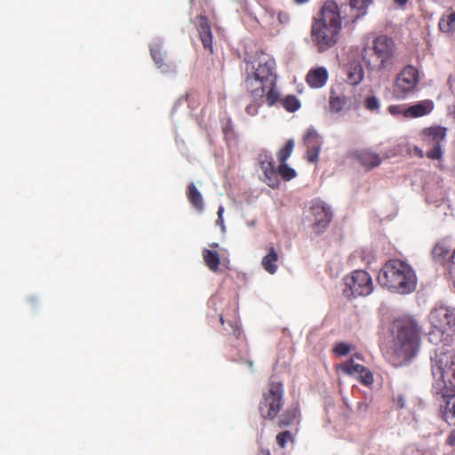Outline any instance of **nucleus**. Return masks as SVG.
<instances>
[{"label": "nucleus", "mask_w": 455, "mask_h": 455, "mask_svg": "<svg viewBox=\"0 0 455 455\" xmlns=\"http://www.w3.org/2000/svg\"><path fill=\"white\" fill-rule=\"evenodd\" d=\"M433 388L442 395L444 405L441 407L443 419L455 425V351L441 347L432 358Z\"/></svg>", "instance_id": "1"}, {"label": "nucleus", "mask_w": 455, "mask_h": 455, "mask_svg": "<svg viewBox=\"0 0 455 455\" xmlns=\"http://www.w3.org/2000/svg\"><path fill=\"white\" fill-rule=\"evenodd\" d=\"M246 90H251L256 97H260L267 92V105L274 106L280 100L276 89L275 60L268 53L259 51L246 61Z\"/></svg>", "instance_id": "2"}, {"label": "nucleus", "mask_w": 455, "mask_h": 455, "mask_svg": "<svg viewBox=\"0 0 455 455\" xmlns=\"http://www.w3.org/2000/svg\"><path fill=\"white\" fill-rule=\"evenodd\" d=\"M341 9L333 0L323 3L319 12L313 18L311 37L320 52L334 46L342 28Z\"/></svg>", "instance_id": "3"}, {"label": "nucleus", "mask_w": 455, "mask_h": 455, "mask_svg": "<svg viewBox=\"0 0 455 455\" xmlns=\"http://www.w3.org/2000/svg\"><path fill=\"white\" fill-rule=\"evenodd\" d=\"M393 355L398 364L408 363L419 348L420 328L411 317L395 319L392 324Z\"/></svg>", "instance_id": "4"}, {"label": "nucleus", "mask_w": 455, "mask_h": 455, "mask_svg": "<svg viewBox=\"0 0 455 455\" xmlns=\"http://www.w3.org/2000/svg\"><path fill=\"white\" fill-rule=\"evenodd\" d=\"M378 281L383 287L400 294L412 292L417 286V276L412 267L406 262L393 259L381 267Z\"/></svg>", "instance_id": "5"}, {"label": "nucleus", "mask_w": 455, "mask_h": 455, "mask_svg": "<svg viewBox=\"0 0 455 455\" xmlns=\"http://www.w3.org/2000/svg\"><path fill=\"white\" fill-rule=\"evenodd\" d=\"M395 53L394 40L386 35H380L376 36L371 44L363 46L361 55L369 69L382 71L393 64Z\"/></svg>", "instance_id": "6"}, {"label": "nucleus", "mask_w": 455, "mask_h": 455, "mask_svg": "<svg viewBox=\"0 0 455 455\" xmlns=\"http://www.w3.org/2000/svg\"><path fill=\"white\" fill-rule=\"evenodd\" d=\"M283 385L279 381H270L259 403V412L262 419L272 420L276 418L283 406Z\"/></svg>", "instance_id": "7"}, {"label": "nucleus", "mask_w": 455, "mask_h": 455, "mask_svg": "<svg viewBox=\"0 0 455 455\" xmlns=\"http://www.w3.org/2000/svg\"><path fill=\"white\" fill-rule=\"evenodd\" d=\"M344 283L343 294L347 299L367 296L373 290L371 277L363 270H355L350 275H346Z\"/></svg>", "instance_id": "8"}, {"label": "nucleus", "mask_w": 455, "mask_h": 455, "mask_svg": "<svg viewBox=\"0 0 455 455\" xmlns=\"http://www.w3.org/2000/svg\"><path fill=\"white\" fill-rule=\"evenodd\" d=\"M419 82V74L416 68L408 65L397 75L394 85L396 98L403 99L411 93Z\"/></svg>", "instance_id": "9"}, {"label": "nucleus", "mask_w": 455, "mask_h": 455, "mask_svg": "<svg viewBox=\"0 0 455 455\" xmlns=\"http://www.w3.org/2000/svg\"><path fill=\"white\" fill-rule=\"evenodd\" d=\"M446 137V129L443 127H429L420 132V139L423 144L430 150L427 151L426 156L432 160L442 158V142Z\"/></svg>", "instance_id": "10"}, {"label": "nucleus", "mask_w": 455, "mask_h": 455, "mask_svg": "<svg viewBox=\"0 0 455 455\" xmlns=\"http://www.w3.org/2000/svg\"><path fill=\"white\" fill-rule=\"evenodd\" d=\"M431 324L443 332L451 330L455 332V308L440 306L434 308L429 315Z\"/></svg>", "instance_id": "11"}, {"label": "nucleus", "mask_w": 455, "mask_h": 455, "mask_svg": "<svg viewBox=\"0 0 455 455\" xmlns=\"http://www.w3.org/2000/svg\"><path fill=\"white\" fill-rule=\"evenodd\" d=\"M373 0H348V3L342 4L341 17L347 23H355L366 15L367 10Z\"/></svg>", "instance_id": "12"}, {"label": "nucleus", "mask_w": 455, "mask_h": 455, "mask_svg": "<svg viewBox=\"0 0 455 455\" xmlns=\"http://www.w3.org/2000/svg\"><path fill=\"white\" fill-rule=\"evenodd\" d=\"M314 217L313 230L315 234H321L329 226L332 219V212L323 202H314L310 207Z\"/></svg>", "instance_id": "13"}, {"label": "nucleus", "mask_w": 455, "mask_h": 455, "mask_svg": "<svg viewBox=\"0 0 455 455\" xmlns=\"http://www.w3.org/2000/svg\"><path fill=\"white\" fill-rule=\"evenodd\" d=\"M261 167L266 177L269 180L268 185L272 188H275L279 184L276 177L277 174H279L283 180L286 181H289L296 177L295 170L288 166L286 163L280 164L277 171L275 169L274 163L271 159L267 163L266 165H264V163H262Z\"/></svg>", "instance_id": "14"}, {"label": "nucleus", "mask_w": 455, "mask_h": 455, "mask_svg": "<svg viewBox=\"0 0 455 455\" xmlns=\"http://www.w3.org/2000/svg\"><path fill=\"white\" fill-rule=\"evenodd\" d=\"M339 369L346 375L356 377L365 386L373 383V375L369 369L362 364L355 363L353 357L339 365Z\"/></svg>", "instance_id": "15"}, {"label": "nucleus", "mask_w": 455, "mask_h": 455, "mask_svg": "<svg viewBox=\"0 0 455 455\" xmlns=\"http://www.w3.org/2000/svg\"><path fill=\"white\" fill-rule=\"evenodd\" d=\"M304 144L307 147V159L310 163L318 160L319 152L322 145L320 135L314 129H308L305 137Z\"/></svg>", "instance_id": "16"}, {"label": "nucleus", "mask_w": 455, "mask_h": 455, "mask_svg": "<svg viewBox=\"0 0 455 455\" xmlns=\"http://www.w3.org/2000/svg\"><path fill=\"white\" fill-rule=\"evenodd\" d=\"M197 30L204 49L212 53V34L207 17L201 15L197 18Z\"/></svg>", "instance_id": "17"}, {"label": "nucleus", "mask_w": 455, "mask_h": 455, "mask_svg": "<svg viewBox=\"0 0 455 455\" xmlns=\"http://www.w3.org/2000/svg\"><path fill=\"white\" fill-rule=\"evenodd\" d=\"M353 156L368 170L379 166L381 163L379 155L369 149L356 150L354 152Z\"/></svg>", "instance_id": "18"}, {"label": "nucleus", "mask_w": 455, "mask_h": 455, "mask_svg": "<svg viewBox=\"0 0 455 455\" xmlns=\"http://www.w3.org/2000/svg\"><path fill=\"white\" fill-rule=\"evenodd\" d=\"M151 57L157 67L163 73L172 72L175 70V66L172 63L164 61L165 54L162 50L160 44H154L150 47Z\"/></svg>", "instance_id": "19"}, {"label": "nucleus", "mask_w": 455, "mask_h": 455, "mask_svg": "<svg viewBox=\"0 0 455 455\" xmlns=\"http://www.w3.org/2000/svg\"><path fill=\"white\" fill-rule=\"evenodd\" d=\"M328 71L323 67L312 68L307 75L306 81L311 88H321L328 80Z\"/></svg>", "instance_id": "20"}, {"label": "nucleus", "mask_w": 455, "mask_h": 455, "mask_svg": "<svg viewBox=\"0 0 455 455\" xmlns=\"http://www.w3.org/2000/svg\"><path fill=\"white\" fill-rule=\"evenodd\" d=\"M350 99L345 94H338L331 91L329 99V108L332 113H339L350 108Z\"/></svg>", "instance_id": "21"}, {"label": "nucleus", "mask_w": 455, "mask_h": 455, "mask_svg": "<svg viewBox=\"0 0 455 455\" xmlns=\"http://www.w3.org/2000/svg\"><path fill=\"white\" fill-rule=\"evenodd\" d=\"M433 109V103L430 100L419 101V103L406 108L403 116L405 117L415 118L429 114Z\"/></svg>", "instance_id": "22"}, {"label": "nucleus", "mask_w": 455, "mask_h": 455, "mask_svg": "<svg viewBox=\"0 0 455 455\" xmlns=\"http://www.w3.org/2000/svg\"><path fill=\"white\" fill-rule=\"evenodd\" d=\"M187 197L191 205L199 212H202L204 208V199L201 193L196 188L194 182L188 186Z\"/></svg>", "instance_id": "23"}, {"label": "nucleus", "mask_w": 455, "mask_h": 455, "mask_svg": "<svg viewBox=\"0 0 455 455\" xmlns=\"http://www.w3.org/2000/svg\"><path fill=\"white\" fill-rule=\"evenodd\" d=\"M364 77V70L359 62H353L347 70V82L351 85L359 84Z\"/></svg>", "instance_id": "24"}, {"label": "nucleus", "mask_w": 455, "mask_h": 455, "mask_svg": "<svg viewBox=\"0 0 455 455\" xmlns=\"http://www.w3.org/2000/svg\"><path fill=\"white\" fill-rule=\"evenodd\" d=\"M248 93L251 96V102L245 107V112L247 115L251 116H254L258 115L259 108L262 106L264 102V99L267 101V92H262L260 97H256L251 90H247Z\"/></svg>", "instance_id": "25"}, {"label": "nucleus", "mask_w": 455, "mask_h": 455, "mask_svg": "<svg viewBox=\"0 0 455 455\" xmlns=\"http://www.w3.org/2000/svg\"><path fill=\"white\" fill-rule=\"evenodd\" d=\"M204 261L207 267L212 271L217 272L220 264V255L217 251L209 249H204L202 251Z\"/></svg>", "instance_id": "26"}, {"label": "nucleus", "mask_w": 455, "mask_h": 455, "mask_svg": "<svg viewBox=\"0 0 455 455\" xmlns=\"http://www.w3.org/2000/svg\"><path fill=\"white\" fill-rule=\"evenodd\" d=\"M278 254L274 247L269 249L268 253L262 259V267L269 274H275L277 270L276 261Z\"/></svg>", "instance_id": "27"}, {"label": "nucleus", "mask_w": 455, "mask_h": 455, "mask_svg": "<svg viewBox=\"0 0 455 455\" xmlns=\"http://www.w3.org/2000/svg\"><path fill=\"white\" fill-rule=\"evenodd\" d=\"M439 29L451 36L455 32V11L448 15H443L439 20Z\"/></svg>", "instance_id": "28"}, {"label": "nucleus", "mask_w": 455, "mask_h": 455, "mask_svg": "<svg viewBox=\"0 0 455 455\" xmlns=\"http://www.w3.org/2000/svg\"><path fill=\"white\" fill-rule=\"evenodd\" d=\"M299 411L296 408H289L283 413H282L277 420V426L280 428H283L292 425L298 417Z\"/></svg>", "instance_id": "29"}, {"label": "nucleus", "mask_w": 455, "mask_h": 455, "mask_svg": "<svg viewBox=\"0 0 455 455\" xmlns=\"http://www.w3.org/2000/svg\"><path fill=\"white\" fill-rule=\"evenodd\" d=\"M450 250L443 243H437L432 250L435 260L443 263L449 256Z\"/></svg>", "instance_id": "30"}, {"label": "nucleus", "mask_w": 455, "mask_h": 455, "mask_svg": "<svg viewBox=\"0 0 455 455\" xmlns=\"http://www.w3.org/2000/svg\"><path fill=\"white\" fill-rule=\"evenodd\" d=\"M294 140L292 139L288 140L284 147L277 152V160L280 164L285 163L291 156L294 148Z\"/></svg>", "instance_id": "31"}, {"label": "nucleus", "mask_w": 455, "mask_h": 455, "mask_svg": "<svg viewBox=\"0 0 455 455\" xmlns=\"http://www.w3.org/2000/svg\"><path fill=\"white\" fill-rule=\"evenodd\" d=\"M275 440L278 446L283 449L288 443H294L295 436L291 431L284 430L276 435Z\"/></svg>", "instance_id": "32"}, {"label": "nucleus", "mask_w": 455, "mask_h": 455, "mask_svg": "<svg viewBox=\"0 0 455 455\" xmlns=\"http://www.w3.org/2000/svg\"><path fill=\"white\" fill-rule=\"evenodd\" d=\"M280 101L282 106L289 112H294L300 108V102L294 95H288Z\"/></svg>", "instance_id": "33"}, {"label": "nucleus", "mask_w": 455, "mask_h": 455, "mask_svg": "<svg viewBox=\"0 0 455 455\" xmlns=\"http://www.w3.org/2000/svg\"><path fill=\"white\" fill-rule=\"evenodd\" d=\"M351 351V346L345 342H339L333 347V353L339 356H345Z\"/></svg>", "instance_id": "34"}, {"label": "nucleus", "mask_w": 455, "mask_h": 455, "mask_svg": "<svg viewBox=\"0 0 455 455\" xmlns=\"http://www.w3.org/2000/svg\"><path fill=\"white\" fill-rule=\"evenodd\" d=\"M364 107L370 111L378 110L379 108V101L376 96H368L364 100Z\"/></svg>", "instance_id": "35"}, {"label": "nucleus", "mask_w": 455, "mask_h": 455, "mask_svg": "<svg viewBox=\"0 0 455 455\" xmlns=\"http://www.w3.org/2000/svg\"><path fill=\"white\" fill-rule=\"evenodd\" d=\"M277 20L281 25H287L291 21V15L285 11H280L277 13Z\"/></svg>", "instance_id": "36"}, {"label": "nucleus", "mask_w": 455, "mask_h": 455, "mask_svg": "<svg viewBox=\"0 0 455 455\" xmlns=\"http://www.w3.org/2000/svg\"><path fill=\"white\" fill-rule=\"evenodd\" d=\"M229 325L232 329L233 335L237 339H241L243 337V331H242L240 326L238 325V323L236 322H231V323H229Z\"/></svg>", "instance_id": "37"}, {"label": "nucleus", "mask_w": 455, "mask_h": 455, "mask_svg": "<svg viewBox=\"0 0 455 455\" xmlns=\"http://www.w3.org/2000/svg\"><path fill=\"white\" fill-rule=\"evenodd\" d=\"M406 108H403L400 105H391L388 107V111L393 115H403V110Z\"/></svg>", "instance_id": "38"}, {"label": "nucleus", "mask_w": 455, "mask_h": 455, "mask_svg": "<svg viewBox=\"0 0 455 455\" xmlns=\"http://www.w3.org/2000/svg\"><path fill=\"white\" fill-rule=\"evenodd\" d=\"M414 154L419 156V158H423L426 155L424 154V151L418 146H414L412 148Z\"/></svg>", "instance_id": "39"}, {"label": "nucleus", "mask_w": 455, "mask_h": 455, "mask_svg": "<svg viewBox=\"0 0 455 455\" xmlns=\"http://www.w3.org/2000/svg\"><path fill=\"white\" fill-rule=\"evenodd\" d=\"M395 403H396L398 408L404 407L405 402H404V399L403 396H397V398L395 399Z\"/></svg>", "instance_id": "40"}, {"label": "nucleus", "mask_w": 455, "mask_h": 455, "mask_svg": "<svg viewBox=\"0 0 455 455\" xmlns=\"http://www.w3.org/2000/svg\"><path fill=\"white\" fill-rule=\"evenodd\" d=\"M256 455H271L269 449L259 448Z\"/></svg>", "instance_id": "41"}, {"label": "nucleus", "mask_w": 455, "mask_h": 455, "mask_svg": "<svg viewBox=\"0 0 455 455\" xmlns=\"http://www.w3.org/2000/svg\"><path fill=\"white\" fill-rule=\"evenodd\" d=\"M394 3L398 5L400 8H404L408 3V0H393Z\"/></svg>", "instance_id": "42"}, {"label": "nucleus", "mask_w": 455, "mask_h": 455, "mask_svg": "<svg viewBox=\"0 0 455 455\" xmlns=\"http://www.w3.org/2000/svg\"><path fill=\"white\" fill-rule=\"evenodd\" d=\"M447 443L450 445H453L455 443V435H451L447 439Z\"/></svg>", "instance_id": "43"}, {"label": "nucleus", "mask_w": 455, "mask_h": 455, "mask_svg": "<svg viewBox=\"0 0 455 455\" xmlns=\"http://www.w3.org/2000/svg\"><path fill=\"white\" fill-rule=\"evenodd\" d=\"M224 208L223 206H220L218 209V217H220V220H221V217H223Z\"/></svg>", "instance_id": "44"}, {"label": "nucleus", "mask_w": 455, "mask_h": 455, "mask_svg": "<svg viewBox=\"0 0 455 455\" xmlns=\"http://www.w3.org/2000/svg\"><path fill=\"white\" fill-rule=\"evenodd\" d=\"M216 222L218 225H220L222 228V229L225 228L223 217H221V220H220V217H218Z\"/></svg>", "instance_id": "45"}, {"label": "nucleus", "mask_w": 455, "mask_h": 455, "mask_svg": "<svg viewBox=\"0 0 455 455\" xmlns=\"http://www.w3.org/2000/svg\"><path fill=\"white\" fill-rule=\"evenodd\" d=\"M297 4H304L307 3L309 0H293Z\"/></svg>", "instance_id": "46"}, {"label": "nucleus", "mask_w": 455, "mask_h": 455, "mask_svg": "<svg viewBox=\"0 0 455 455\" xmlns=\"http://www.w3.org/2000/svg\"><path fill=\"white\" fill-rule=\"evenodd\" d=\"M220 322L221 324H224V318L222 315H220Z\"/></svg>", "instance_id": "47"}, {"label": "nucleus", "mask_w": 455, "mask_h": 455, "mask_svg": "<svg viewBox=\"0 0 455 455\" xmlns=\"http://www.w3.org/2000/svg\"><path fill=\"white\" fill-rule=\"evenodd\" d=\"M218 246H219V244H218L217 243H213L212 244V247H218Z\"/></svg>", "instance_id": "48"}, {"label": "nucleus", "mask_w": 455, "mask_h": 455, "mask_svg": "<svg viewBox=\"0 0 455 455\" xmlns=\"http://www.w3.org/2000/svg\"><path fill=\"white\" fill-rule=\"evenodd\" d=\"M354 356L358 358V359H362V357L359 355H357V354H355Z\"/></svg>", "instance_id": "49"}, {"label": "nucleus", "mask_w": 455, "mask_h": 455, "mask_svg": "<svg viewBox=\"0 0 455 455\" xmlns=\"http://www.w3.org/2000/svg\"><path fill=\"white\" fill-rule=\"evenodd\" d=\"M249 365L251 367L252 366V363L250 361L249 362Z\"/></svg>", "instance_id": "50"}]
</instances>
